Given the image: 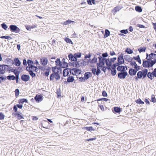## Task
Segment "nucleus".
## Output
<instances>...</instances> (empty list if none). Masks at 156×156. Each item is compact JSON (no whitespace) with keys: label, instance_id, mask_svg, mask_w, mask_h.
Returning a JSON list of instances; mask_svg holds the SVG:
<instances>
[{"label":"nucleus","instance_id":"obj_1","mask_svg":"<svg viewBox=\"0 0 156 156\" xmlns=\"http://www.w3.org/2000/svg\"><path fill=\"white\" fill-rule=\"evenodd\" d=\"M153 66L151 59H147V60H143L142 66L144 67L147 68H152ZM151 69L153 70V69L152 68Z\"/></svg>","mask_w":156,"mask_h":156},{"label":"nucleus","instance_id":"obj_2","mask_svg":"<svg viewBox=\"0 0 156 156\" xmlns=\"http://www.w3.org/2000/svg\"><path fill=\"white\" fill-rule=\"evenodd\" d=\"M23 66H17L12 67L10 66V72H13L15 76L19 75L20 72L23 71Z\"/></svg>","mask_w":156,"mask_h":156},{"label":"nucleus","instance_id":"obj_3","mask_svg":"<svg viewBox=\"0 0 156 156\" xmlns=\"http://www.w3.org/2000/svg\"><path fill=\"white\" fill-rule=\"evenodd\" d=\"M148 70L147 69L145 68L142 70L139 71L137 74L139 75L141 79L142 80L145 79L147 76L148 77Z\"/></svg>","mask_w":156,"mask_h":156},{"label":"nucleus","instance_id":"obj_4","mask_svg":"<svg viewBox=\"0 0 156 156\" xmlns=\"http://www.w3.org/2000/svg\"><path fill=\"white\" fill-rule=\"evenodd\" d=\"M27 64L28 66L26 67L27 69H33V68H35L36 69L34 70L35 71L37 69V66L34 65V61L31 59H27Z\"/></svg>","mask_w":156,"mask_h":156},{"label":"nucleus","instance_id":"obj_5","mask_svg":"<svg viewBox=\"0 0 156 156\" xmlns=\"http://www.w3.org/2000/svg\"><path fill=\"white\" fill-rule=\"evenodd\" d=\"M12 115L13 116L16 117L18 120L24 119V115L22 112L19 111L16 113H12Z\"/></svg>","mask_w":156,"mask_h":156},{"label":"nucleus","instance_id":"obj_6","mask_svg":"<svg viewBox=\"0 0 156 156\" xmlns=\"http://www.w3.org/2000/svg\"><path fill=\"white\" fill-rule=\"evenodd\" d=\"M112 110L114 114L119 115L122 111V108H120L119 107L114 106L112 108Z\"/></svg>","mask_w":156,"mask_h":156},{"label":"nucleus","instance_id":"obj_7","mask_svg":"<svg viewBox=\"0 0 156 156\" xmlns=\"http://www.w3.org/2000/svg\"><path fill=\"white\" fill-rule=\"evenodd\" d=\"M11 62L12 65L14 64L17 66H19L21 64V62L17 57L15 58L13 60L11 59L10 58V63Z\"/></svg>","mask_w":156,"mask_h":156},{"label":"nucleus","instance_id":"obj_8","mask_svg":"<svg viewBox=\"0 0 156 156\" xmlns=\"http://www.w3.org/2000/svg\"><path fill=\"white\" fill-rule=\"evenodd\" d=\"M117 75L118 78L120 79H124L126 76H129V74L126 71H125L119 72Z\"/></svg>","mask_w":156,"mask_h":156},{"label":"nucleus","instance_id":"obj_9","mask_svg":"<svg viewBox=\"0 0 156 156\" xmlns=\"http://www.w3.org/2000/svg\"><path fill=\"white\" fill-rule=\"evenodd\" d=\"M101 69H97L96 67L92 68L91 69L92 73L94 75H96L97 76H99L100 74H102L103 73L101 72Z\"/></svg>","mask_w":156,"mask_h":156},{"label":"nucleus","instance_id":"obj_10","mask_svg":"<svg viewBox=\"0 0 156 156\" xmlns=\"http://www.w3.org/2000/svg\"><path fill=\"white\" fill-rule=\"evenodd\" d=\"M10 31L15 33H18L20 29L15 25H10Z\"/></svg>","mask_w":156,"mask_h":156},{"label":"nucleus","instance_id":"obj_11","mask_svg":"<svg viewBox=\"0 0 156 156\" xmlns=\"http://www.w3.org/2000/svg\"><path fill=\"white\" fill-rule=\"evenodd\" d=\"M156 77V70L154 69L152 72H148V78L151 80H152L154 77Z\"/></svg>","mask_w":156,"mask_h":156},{"label":"nucleus","instance_id":"obj_12","mask_svg":"<svg viewBox=\"0 0 156 156\" xmlns=\"http://www.w3.org/2000/svg\"><path fill=\"white\" fill-rule=\"evenodd\" d=\"M117 61L119 63H122V64H125V61L124 60V54L122 53H121L120 55H119L118 56L117 58Z\"/></svg>","mask_w":156,"mask_h":156},{"label":"nucleus","instance_id":"obj_13","mask_svg":"<svg viewBox=\"0 0 156 156\" xmlns=\"http://www.w3.org/2000/svg\"><path fill=\"white\" fill-rule=\"evenodd\" d=\"M21 79L24 82H26L30 80V76L29 75L23 74L20 75Z\"/></svg>","mask_w":156,"mask_h":156},{"label":"nucleus","instance_id":"obj_14","mask_svg":"<svg viewBox=\"0 0 156 156\" xmlns=\"http://www.w3.org/2000/svg\"><path fill=\"white\" fill-rule=\"evenodd\" d=\"M44 98L42 94H36L34 98V99L37 103H39L42 101Z\"/></svg>","mask_w":156,"mask_h":156},{"label":"nucleus","instance_id":"obj_15","mask_svg":"<svg viewBox=\"0 0 156 156\" xmlns=\"http://www.w3.org/2000/svg\"><path fill=\"white\" fill-rule=\"evenodd\" d=\"M48 62V60L46 57H43L40 59V63L43 66H46Z\"/></svg>","mask_w":156,"mask_h":156},{"label":"nucleus","instance_id":"obj_16","mask_svg":"<svg viewBox=\"0 0 156 156\" xmlns=\"http://www.w3.org/2000/svg\"><path fill=\"white\" fill-rule=\"evenodd\" d=\"M75 80L74 77L72 76H68L67 78V81H64L65 84H68L69 83L73 82Z\"/></svg>","mask_w":156,"mask_h":156},{"label":"nucleus","instance_id":"obj_17","mask_svg":"<svg viewBox=\"0 0 156 156\" xmlns=\"http://www.w3.org/2000/svg\"><path fill=\"white\" fill-rule=\"evenodd\" d=\"M137 72V71L134 69L130 68L129 69L128 73L130 76H133L136 75Z\"/></svg>","mask_w":156,"mask_h":156},{"label":"nucleus","instance_id":"obj_18","mask_svg":"<svg viewBox=\"0 0 156 156\" xmlns=\"http://www.w3.org/2000/svg\"><path fill=\"white\" fill-rule=\"evenodd\" d=\"M61 77V76L59 73H54V74L52 75V79H51L50 76V80L51 81H52L54 79V78L56 79V80H59Z\"/></svg>","mask_w":156,"mask_h":156},{"label":"nucleus","instance_id":"obj_19","mask_svg":"<svg viewBox=\"0 0 156 156\" xmlns=\"http://www.w3.org/2000/svg\"><path fill=\"white\" fill-rule=\"evenodd\" d=\"M68 58L69 60H70L71 61H76V60L74 56V54H72V53H69L68 55Z\"/></svg>","mask_w":156,"mask_h":156},{"label":"nucleus","instance_id":"obj_20","mask_svg":"<svg viewBox=\"0 0 156 156\" xmlns=\"http://www.w3.org/2000/svg\"><path fill=\"white\" fill-rule=\"evenodd\" d=\"M124 61H126L128 62H129L133 60V57H131L129 55H126L124 56Z\"/></svg>","mask_w":156,"mask_h":156},{"label":"nucleus","instance_id":"obj_21","mask_svg":"<svg viewBox=\"0 0 156 156\" xmlns=\"http://www.w3.org/2000/svg\"><path fill=\"white\" fill-rule=\"evenodd\" d=\"M25 70L29 72V74L32 78L36 77V74L33 71V69H26Z\"/></svg>","mask_w":156,"mask_h":156},{"label":"nucleus","instance_id":"obj_22","mask_svg":"<svg viewBox=\"0 0 156 156\" xmlns=\"http://www.w3.org/2000/svg\"><path fill=\"white\" fill-rule=\"evenodd\" d=\"M98 58L99 62H101L103 64H105V62L108 59V58H104L101 56H99Z\"/></svg>","mask_w":156,"mask_h":156},{"label":"nucleus","instance_id":"obj_23","mask_svg":"<svg viewBox=\"0 0 156 156\" xmlns=\"http://www.w3.org/2000/svg\"><path fill=\"white\" fill-rule=\"evenodd\" d=\"M75 23L76 22L74 21L69 19L68 20H66L63 23H61V24L63 25L64 26L69 25L72 23L73 24V23Z\"/></svg>","mask_w":156,"mask_h":156},{"label":"nucleus","instance_id":"obj_24","mask_svg":"<svg viewBox=\"0 0 156 156\" xmlns=\"http://www.w3.org/2000/svg\"><path fill=\"white\" fill-rule=\"evenodd\" d=\"M96 128L95 129L93 128L92 126H86L82 128V129H83L86 130L88 131L91 132L92 131H94L95 130Z\"/></svg>","mask_w":156,"mask_h":156},{"label":"nucleus","instance_id":"obj_25","mask_svg":"<svg viewBox=\"0 0 156 156\" xmlns=\"http://www.w3.org/2000/svg\"><path fill=\"white\" fill-rule=\"evenodd\" d=\"M84 78L86 80H87L92 76V73L90 72H87L84 74Z\"/></svg>","mask_w":156,"mask_h":156},{"label":"nucleus","instance_id":"obj_26","mask_svg":"<svg viewBox=\"0 0 156 156\" xmlns=\"http://www.w3.org/2000/svg\"><path fill=\"white\" fill-rule=\"evenodd\" d=\"M122 7L120 5H118L115 7L112 10V12L115 13L120 10L122 8Z\"/></svg>","mask_w":156,"mask_h":156},{"label":"nucleus","instance_id":"obj_27","mask_svg":"<svg viewBox=\"0 0 156 156\" xmlns=\"http://www.w3.org/2000/svg\"><path fill=\"white\" fill-rule=\"evenodd\" d=\"M87 3L88 5H91L92 4L96 5L97 3H98V2L95 0H87Z\"/></svg>","mask_w":156,"mask_h":156},{"label":"nucleus","instance_id":"obj_28","mask_svg":"<svg viewBox=\"0 0 156 156\" xmlns=\"http://www.w3.org/2000/svg\"><path fill=\"white\" fill-rule=\"evenodd\" d=\"M57 66H56V65L55 66H54V67H51V71H52V73H51L50 74V76L51 79H52V75H53V74H54V73H56L55 70H56V69H57V68L58 67Z\"/></svg>","mask_w":156,"mask_h":156},{"label":"nucleus","instance_id":"obj_29","mask_svg":"<svg viewBox=\"0 0 156 156\" xmlns=\"http://www.w3.org/2000/svg\"><path fill=\"white\" fill-rule=\"evenodd\" d=\"M112 63L109 58L105 62V64L106 66L109 68H111Z\"/></svg>","mask_w":156,"mask_h":156},{"label":"nucleus","instance_id":"obj_30","mask_svg":"<svg viewBox=\"0 0 156 156\" xmlns=\"http://www.w3.org/2000/svg\"><path fill=\"white\" fill-rule=\"evenodd\" d=\"M72 70H73V71L74 72V74H76H76L78 73H79V74H81L82 72V71L81 69L77 68H72Z\"/></svg>","mask_w":156,"mask_h":156},{"label":"nucleus","instance_id":"obj_31","mask_svg":"<svg viewBox=\"0 0 156 156\" xmlns=\"http://www.w3.org/2000/svg\"><path fill=\"white\" fill-rule=\"evenodd\" d=\"M133 59H134L137 61L140 64H141V60L139 55H138L136 56H133Z\"/></svg>","mask_w":156,"mask_h":156},{"label":"nucleus","instance_id":"obj_32","mask_svg":"<svg viewBox=\"0 0 156 156\" xmlns=\"http://www.w3.org/2000/svg\"><path fill=\"white\" fill-rule=\"evenodd\" d=\"M125 67L124 66L120 65V66H118L117 67V69L118 71L122 72L123 71H125Z\"/></svg>","mask_w":156,"mask_h":156},{"label":"nucleus","instance_id":"obj_33","mask_svg":"<svg viewBox=\"0 0 156 156\" xmlns=\"http://www.w3.org/2000/svg\"><path fill=\"white\" fill-rule=\"evenodd\" d=\"M124 52L129 54H131L133 53V50L130 48L129 47L126 48L125 49Z\"/></svg>","mask_w":156,"mask_h":156},{"label":"nucleus","instance_id":"obj_34","mask_svg":"<svg viewBox=\"0 0 156 156\" xmlns=\"http://www.w3.org/2000/svg\"><path fill=\"white\" fill-rule=\"evenodd\" d=\"M25 102L27 103H28V100L26 98H23L20 99L18 101V103H20L23 105Z\"/></svg>","mask_w":156,"mask_h":156},{"label":"nucleus","instance_id":"obj_35","mask_svg":"<svg viewBox=\"0 0 156 156\" xmlns=\"http://www.w3.org/2000/svg\"><path fill=\"white\" fill-rule=\"evenodd\" d=\"M5 66L4 65L0 64V75L4 73V70L5 69V67H4Z\"/></svg>","mask_w":156,"mask_h":156},{"label":"nucleus","instance_id":"obj_36","mask_svg":"<svg viewBox=\"0 0 156 156\" xmlns=\"http://www.w3.org/2000/svg\"><path fill=\"white\" fill-rule=\"evenodd\" d=\"M43 122V124L44 128L45 129H48L49 127H50V126L49 125V123L48 122H47V121L44 120H43L42 121Z\"/></svg>","mask_w":156,"mask_h":156},{"label":"nucleus","instance_id":"obj_37","mask_svg":"<svg viewBox=\"0 0 156 156\" xmlns=\"http://www.w3.org/2000/svg\"><path fill=\"white\" fill-rule=\"evenodd\" d=\"M147 49V48L146 47H141L138 48V51H139L140 53L141 52H144Z\"/></svg>","mask_w":156,"mask_h":156},{"label":"nucleus","instance_id":"obj_38","mask_svg":"<svg viewBox=\"0 0 156 156\" xmlns=\"http://www.w3.org/2000/svg\"><path fill=\"white\" fill-rule=\"evenodd\" d=\"M110 34V32L109 30L107 29H106L105 30V34L104 35L103 38H106L109 36Z\"/></svg>","mask_w":156,"mask_h":156},{"label":"nucleus","instance_id":"obj_39","mask_svg":"<svg viewBox=\"0 0 156 156\" xmlns=\"http://www.w3.org/2000/svg\"><path fill=\"white\" fill-rule=\"evenodd\" d=\"M103 66L102 68H101V70L102 71H103L104 73H105L106 72V69H107L109 71L111 69V68H109L106 66H105V64H103Z\"/></svg>","mask_w":156,"mask_h":156},{"label":"nucleus","instance_id":"obj_40","mask_svg":"<svg viewBox=\"0 0 156 156\" xmlns=\"http://www.w3.org/2000/svg\"><path fill=\"white\" fill-rule=\"evenodd\" d=\"M109 100L108 99V98H100L98 99H97L96 100L94 101H92V103L93 102H96V101H109Z\"/></svg>","mask_w":156,"mask_h":156},{"label":"nucleus","instance_id":"obj_41","mask_svg":"<svg viewBox=\"0 0 156 156\" xmlns=\"http://www.w3.org/2000/svg\"><path fill=\"white\" fill-rule=\"evenodd\" d=\"M135 10L137 12H141L142 11V9L140 6L137 5L135 7Z\"/></svg>","mask_w":156,"mask_h":156},{"label":"nucleus","instance_id":"obj_42","mask_svg":"<svg viewBox=\"0 0 156 156\" xmlns=\"http://www.w3.org/2000/svg\"><path fill=\"white\" fill-rule=\"evenodd\" d=\"M65 41L67 43L71 44L72 45L73 44V43L72 41L68 37H65L64 38Z\"/></svg>","mask_w":156,"mask_h":156},{"label":"nucleus","instance_id":"obj_43","mask_svg":"<svg viewBox=\"0 0 156 156\" xmlns=\"http://www.w3.org/2000/svg\"><path fill=\"white\" fill-rule=\"evenodd\" d=\"M55 65L56 66H60L61 64V62L60 61V58H57L55 61Z\"/></svg>","mask_w":156,"mask_h":156},{"label":"nucleus","instance_id":"obj_44","mask_svg":"<svg viewBox=\"0 0 156 156\" xmlns=\"http://www.w3.org/2000/svg\"><path fill=\"white\" fill-rule=\"evenodd\" d=\"M62 68H68L69 66L68 63L67 62H65L63 63L62 64L61 63V64L60 66Z\"/></svg>","mask_w":156,"mask_h":156},{"label":"nucleus","instance_id":"obj_45","mask_svg":"<svg viewBox=\"0 0 156 156\" xmlns=\"http://www.w3.org/2000/svg\"><path fill=\"white\" fill-rule=\"evenodd\" d=\"M74 54L76 60H77L78 58H80L81 56V53L80 52L75 53Z\"/></svg>","mask_w":156,"mask_h":156},{"label":"nucleus","instance_id":"obj_46","mask_svg":"<svg viewBox=\"0 0 156 156\" xmlns=\"http://www.w3.org/2000/svg\"><path fill=\"white\" fill-rule=\"evenodd\" d=\"M56 93L57 94V98H59L61 97V93L60 88L57 89Z\"/></svg>","mask_w":156,"mask_h":156},{"label":"nucleus","instance_id":"obj_47","mask_svg":"<svg viewBox=\"0 0 156 156\" xmlns=\"http://www.w3.org/2000/svg\"><path fill=\"white\" fill-rule=\"evenodd\" d=\"M135 102L137 104H144V102L142 101L140 98H138L135 101Z\"/></svg>","mask_w":156,"mask_h":156},{"label":"nucleus","instance_id":"obj_48","mask_svg":"<svg viewBox=\"0 0 156 156\" xmlns=\"http://www.w3.org/2000/svg\"><path fill=\"white\" fill-rule=\"evenodd\" d=\"M150 101L151 102H152L153 103L156 102V98L154 94H152L151 95Z\"/></svg>","mask_w":156,"mask_h":156},{"label":"nucleus","instance_id":"obj_49","mask_svg":"<svg viewBox=\"0 0 156 156\" xmlns=\"http://www.w3.org/2000/svg\"><path fill=\"white\" fill-rule=\"evenodd\" d=\"M103 64L101 62H99L97 63V69H101V68L103 67Z\"/></svg>","mask_w":156,"mask_h":156},{"label":"nucleus","instance_id":"obj_50","mask_svg":"<svg viewBox=\"0 0 156 156\" xmlns=\"http://www.w3.org/2000/svg\"><path fill=\"white\" fill-rule=\"evenodd\" d=\"M109 71H111V74L112 76H114L117 73L116 69H111H111L110 70H109Z\"/></svg>","mask_w":156,"mask_h":156},{"label":"nucleus","instance_id":"obj_51","mask_svg":"<svg viewBox=\"0 0 156 156\" xmlns=\"http://www.w3.org/2000/svg\"><path fill=\"white\" fill-rule=\"evenodd\" d=\"M94 55V57L92 59L91 64L97 63V62L98 58L95 57Z\"/></svg>","mask_w":156,"mask_h":156},{"label":"nucleus","instance_id":"obj_52","mask_svg":"<svg viewBox=\"0 0 156 156\" xmlns=\"http://www.w3.org/2000/svg\"><path fill=\"white\" fill-rule=\"evenodd\" d=\"M15 97L16 98H17L18 97L20 94V91L18 88L16 89L15 90Z\"/></svg>","mask_w":156,"mask_h":156},{"label":"nucleus","instance_id":"obj_53","mask_svg":"<svg viewBox=\"0 0 156 156\" xmlns=\"http://www.w3.org/2000/svg\"><path fill=\"white\" fill-rule=\"evenodd\" d=\"M62 68L60 66H59L57 68V72H56V73H62Z\"/></svg>","mask_w":156,"mask_h":156},{"label":"nucleus","instance_id":"obj_54","mask_svg":"<svg viewBox=\"0 0 156 156\" xmlns=\"http://www.w3.org/2000/svg\"><path fill=\"white\" fill-rule=\"evenodd\" d=\"M120 32L122 34H126L129 33L128 29H123L120 31Z\"/></svg>","mask_w":156,"mask_h":156},{"label":"nucleus","instance_id":"obj_55","mask_svg":"<svg viewBox=\"0 0 156 156\" xmlns=\"http://www.w3.org/2000/svg\"><path fill=\"white\" fill-rule=\"evenodd\" d=\"M134 68L135 69L137 72L140 70L141 69L140 66H138L137 64H136L135 66L134 67Z\"/></svg>","mask_w":156,"mask_h":156},{"label":"nucleus","instance_id":"obj_56","mask_svg":"<svg viewBox=\"0 0 156 156\" xmlns=\"http://www.w3.org/2000/svg\"><path fill=\"white\" fill-rule=\"evenodd\" d=\"M23 64L24 66H26V67L28 66H27V62L26 58L23 59Z\"/></svg>","mask_w":156,"mask_h":156},{"label":"nucleus","instance_id":"obj_57","mask_svg":"<svg viewBox=\"0 0 156 156\" xmlns=\"http://www.w3.org/2000/svg\"><path fill=\"white\" fill-rule=\"evenodd\" d=\"M13 111H14L13 113H16L17 112H18V108L16 105H14L13 107Z\"/></svg>","mask_w":156,"mask_h":156},{"label":"nucleus","instance_id":"obj_58","mask_svg":"<svg viewBox=\"0 0 156 156\" xmlns=\"http://www.w3.org/2000/svg\"><path fill=\"white\" fill-rule=\"evenodd\" d=\"M130 65L132 67H134L135 66L136 64V62L135 61H132L129 62Z\"/></svg>","mask_w":156,"mask_h":156},{"label":"nucleus","instance_id":"obj_59","mask_svg":"<svg viewBox=\"0 0 156 156\" xmlns=\"http://www.w3.org/2000/svg\"><path fill=\"white\" fill-rule=\"evenodd\" d=\"M16 76V78L15 80H16V83H20L19 81V80H20L21 78L20 79L19 78V75H17Z\"/></svg>","mask_w":156,"mask_h":156},{"label":"nucleus","instance_id":"obj_60","mask_svg":"<svg viewBox=\"0 0 156 156\" xmlns=\"http://www.w3.org/2000/svg\"><path fill=\"white\" fill-rule=\"evenodd\" d=\"M85 79L84 77H81L79 78L78 80L80 82H84L85 81Z\"/></svg>","mask_w":156,"mask_h":156},{"label":"nucleus","instance_id":"obj_61","mask_svg":"<svg viewBox=\"0 0 156 156\" xmlns=\"http://www.w3.org/2000/svg\"><path fill=\"white\" fill-rule=\"evenodd\" d=\"M74 67H80L79 61H77V60L76 61H74Z\"/></svg>","mask_w":156,"mask_h":156},{"label":"nucleus","instance_id":"obj_62","mask_svg":"<svg viewBox=\"0 0 156 156\" xmlns=\"http://www.w3.org/2000/svg\"><path fill=\"white\" fill-rule=\"evenodd\" d=\"M1 26L3 29L5 30H6L7 28V25L4 23H2L1 24Z\"/></svg>","mask_w":156,"mask_h":156},{"label":"nucleus","instance_id":"obj_63","mask_svg":"<svg viewBox=\"0 0 156 156\" xmlns=\"http://www.w3.org/2000/svg\"><path fill=\"white\" fill-rule=\"evenodd\" d=\"M102 96L104 97H107L108 96L107 93L105 90H103L102 91Z\"/></svg>","mask_w":156,"mask_h":156},{"label":"nucleus","instance_id":"obj_64","mask_svg":"<svg viewBox=\"0 0 156 156\" xmlns=\"http://www.w3.org/2000/svg\"><path fill=\"white\" fill-rule=\"evenodd\" d=\"M92 55L90 53H89L88 54H85V55L84 58L85 59L87 58H90L91 56Z\"/></svg>","mask_w":156,"mask_h":156}]
</instances>
